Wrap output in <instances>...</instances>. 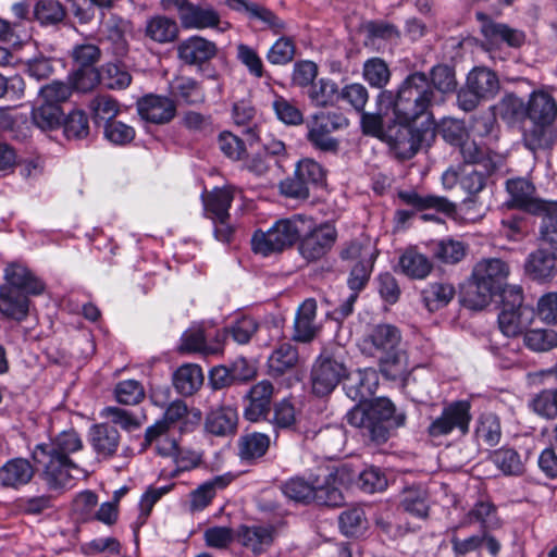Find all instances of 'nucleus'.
<instances>
[{"instance_id":"obj_11","label":"nucleus","mask_w":557,"mask_h":557,"mask_svg":"<svg viewBox=\"0 0 557 557\" xmlns=\"http://www.w3.org/2000/svg\"><path fill=\"white\" fill-rule=\"evenodd\" d=\"M522 289L520 286H511L504 290L502 298V310L498 314V324L502 333L507 337H512L506 345V354L515 352L517 358L512 362L520 361V343L518 337L522 334Z\"/></svg>"},{"instance_id":"obj_32","label":"nucleus","mask_w":557,"mask_h":557,"mask_svg":"<svg viewBox=\"0 0 557 557\" xmlns=\"http://www.w3.org/2000/svg\"><path fill=\"white\" fill-rule=\"evenodd\" d=\"M426 75L431 90L436 98L441 99L440 104H444L447 96L457 89L458 84L455 70L447 64H436L431 67Z\"/></svg>"},{"instance_id":"obj_50","label":"nucleus","mask_w":557,"mask_h":557,"mask_svg":"<svg viewBox=\"0 0 557 557\" xmlns=\"http://www.w3.org/2000/svg\"><path fill=\"white\" fill-rule=\"evenodd\" d=\"M336 473L331 472L324 484L314 485L312 503L319 506L337 507L344 502L341 490L335 485Z\"/></svg>"},{"instance_id":"obj_5","label":"nucleus","mask_w":557,"mask_h":557,"mask_svg":"<svg viewBox=\"0 0 557 557\" xmlns=\"http://www.w3.org/2000/svg\"><path fill=\"white\" fill-rule=\"evenodd\" d=\"M363 350L371 355L380 354L381 373L396 381L407 372V356L401 348V333L395 325L382 323L374 325L363 338Z\"/></svg>"},{"instance_id":"obj_18","label":"nucleus","mask_w":557,"mask_h":557,"mask_svg":"<svg viewBox=\"0 0 557 557\" xmlns=\"http://www.w3.org/2000/svg\"><path fill=\"white\" fill-rule=\"evenodd\" d=\"M3 286L21 292L29 296H38L45 292V283L37 277L25 264L14 261L4 269Z\"/></svg>"},{"instance_id":"obj_63","label":"nucleus","mask_w":557,"mask_h":557,"mask_svg":"<svg viewBox=\"0 0 557 557\" xmlns=\"http://www.w3.org/2000/svg\"><path fill=\"white\" fill-rule=\"evenodd\" d=\"M341 531L347 536H356L366 529V517L361 508L343 511L338 518Z\"/></svg>"},{"instance_id":"obj_4","label":"nucleus","mask_w":557,"mask_h":557,"mask_svg":"<svg viewBox=\"0 0 557 557\" xmlns=\"http://www.w3.org/2000/svg\"><path fill=\"white\" fill-rule=\"evenodd\" d=\"M510 268L499 258H484L472 269L469 286L465 293L463 306L471 310H483L496 295L503 298L504 290L512 285L507 284Z\"/></svg>"},{"instance_id":"obj_40","label":"nucleus","mask_w":557,"mask_h":557,"mask_svg":"<svg viewBox=\"0 0 557 557\" xmlns=\"http://www.w3.org/2000/svg\"><path fill=\"white\" fill-rule=\"evenodd\" d=\"M478 20L482 21L481 32L491 42L504 41L510 47H519L520 38L517 32L505 24L495 23L487 18L484 13H476Z\"/></svg>"},{"instance_id":"obj_36","label":"nucleus","mask_w":557,"mask_h":557,"mask_svg":"<svg viewBox=\"0 0 557 557\" xmlns=\"http://www.w3.org/2000/svg\"><path fill=\"white\" fill-rule=\"evenodd\" d=\"M238 416L232 407H221L212 410L206 419V430L218 436L235 433Z\"/></svg>"},{"instance_id":"obj_53","label":"nucleus","mask_w":557,"mask_h":557,"mask_svg":"<svg viewBox=\"0 0 557 557\" xmlns=\"http://www.w3.org/2000/svg\"><path fill=\"white\" fill-rule=\"evenodd\" d=\"M499 115L510 127L522 129V100L513 95L506 94L498 104Z\"/></svg>"},{"instance_id":"obj_9","label":"nucleus","mask_w":557,"mask_h":557,"mask_svg":"<svg viewBox=\"0 0 557 557\" xmlns=\"http://www.w3.org/2000/svg\"><path fill=\"white\" fill-rule=\"evenodd\" d=\"M499 89V79L495 72L476 66L467 75L466 84L457 92V106L465 112H471L482 101L495 97Z\"/></svg>"},{"instance_id":"obj_7","label":"nucleus","mask_w":557,"mask_h":557,"mask_svg":"<svg viewBox=\"0 0 557 557\" xmlns=\"http://www.w3.org/2000/svg\"><path fill=\"white\" fill-rule=\"evenodd\" d=\"M307 225L308 216L304 214L278 220L268 232L258 231L253 234L252 250L262 256L283 251L298 240Z\"/></svg>"},{"instance_id":"obj_33","label":"nucleus","mask_w":557,"mask_h":557,"mask_svg":"<svg viewBox=\"0 0 557 557\" xmlns=\"http://www.w3.org/2000/svg\"><path fill=\"white\" fill-rule=\"evenodd\" d=\"M234 476L231 473H225L222 475H216L213 479L206 481L201 485H199L196 490H194L189 497V508L191 511H200L203 510L214 498L218 490L225 488L232 481Z\"/></svg>"},{"instance_id":"obj_15","label":"nucleus","mask_w":557,"mask_h":557,"mask_svg":"<svg viewBox=\"0 0 557 557\" xmlns=\"http://www.w3.org/2000/svg\"><path fill=\"white\" fill-rule=\"evenodd\" d=\"M533 187L524 181V212L542 215L541 237L549 244H557V202H547L529 197Z\"/></svg>"},{"instance_id":"obj_14","label":"nucleus","mask_w":557,"mask_h":557,"mask_svg":"<svg viewBox=\"0 0 557 557\" xmlns=\"http://www.w3.org/2000/svg\"><path fill=\"white\" fill-rule=\"evenodd\" d=\"M471 405L468 400H457L446 405L442 413L432 420L428 434L433 438L446 436L457 430L461 435L469 432Z\"/></svg>"},{"instance_id":"obj_3","label":"nucleus","mask_w":557,"mask_h":557,"mask_svg":"<svg viewBox=\"0 0 557 557\" xmlns=\"http://www.w3.org/2000/svg\"><path fill=\"white\" fill-rule=\"evenodd\" d=\"M346 420L351 426L360 429L364 436L381 444L406 424L407 416L391 399L379 397L367 407L356 405L347 412Z\"/></svg>"},{"instance_id":"obj_6","label":"nucleus","mask_w":557,"mask_h":557,"mask_svg":"<svg viewBox=\"0 0 557 557\" xmlns=\"http://www.w3.org/2000/svg\"><path fill=\"white\" fill-rule=\"evenodd\" d=\"M524 113L533 122L528 148L535 152L536 149L550 147L557 137V129L553 124L557 113L555 100L546 92H533Z\"/></svg>"},{"instance_id":"obj_61","label":"nucleus","mask_w":557,"mask_h":557,"mask_svg":"<svg viewBox=\"0 0 557 557\" xmlns=\"http://www.w3.org/2000/svg\"><path fill=\"white\" fill-rule=\"evenodd\" d=\"M69 78L72 89L87 92L99 84L100 73L97 67H76Z\"/></svg>"},{"instance_id":"obj_29","label":"nucleus","mask_w":557,"mask_h":557,"mask_svg":"<svg viewBox=\"0 0 557 557\" xmlns=\"http://www.w3.org/2000/svg\"><path fill=\"white\" fill-rule=\"evenodd\" d=\"M399 199L408 206H411L416 211H423L434 209L437 212L453 215L456 212V206L446 197L436 195H422L414 190L399 191Z\"/></svg>"},{"instance_id":"obj_60","label":"nucleus","mask_w":557,"mask_h":557,"mask_svg":"<svg viewBox=\"0 0 557 557\" xmlns=\"http://www.w3.org/2000/svg\"><path fill=\"white\" fill-rule=\"evenodd\" d=\"M433 255L444 263H457L466 256V247L461 242L444 239L434 245Z\"/></svg>"},{"instance_id":"obj_1","label":"nucleus","mask_w":557,"mask_h":557,"mask_svg":"<svg viewBox=\"0 0 557 557\" xmlns=\"http://www.w3.org/2000/svg\"><path fill=\"white\" fill-rule=\"evenodd\" d=\"M83 448V441L74 430L63 431L49 443H40L32 451L34 462L41 469V478L49 490H64L74 485V480L87 478L92 471L94 460L81 463L70 455Z\"/></svg>"},{"instance_id":"obj_47","label":"nucleus","mask_w":557,"mask_h":557,"mask_svg":"<svg viewBox=\"0 0 557 557\" xmlns=\"http://www.w3.org/2000/svg\"><path fill=\"white\" fill-rule=\"evenodd\" d=\"M472 522H480L482 531L497 528L498 518L496 516L495 506L487 500L478 502L459 523V527H466Z\"/></svg>"},{"instance_id":"obj_2","label":"nucleus","mask_w":557,"mask_h":557,"mask_svg":"<svg viewBox=\"0 0 557 557\" xmlns=\"http://www.w3.org/2000/svg\"><path fill=\"white\" fill-rule=\"evenodd\" d=\"M380 103L392 107L397 122L412 123L421 116H426V126L434 127L432 110L440 107V98L431 90L425 72L416 71L409 74L394 94L383 90L377 97Z\"/></svg>"},{"instance_id":"obj_55","label":"nucleus","mask_w":557,"mask_h":557,"mask_svg":"<svg viewBox=\"0 0 557 557\" xmlns=\"http://www.w3.org/2000/svg\"><path fill=\"white\" fill-rule=\"evenodd\" d=\"M296 54V45L290 37H280L268 50L267 60L273 65H286Z\"/></svg>"},{"instance_id":"obj_30","label":"nucleus","mask_w":557,"mask_h":557,"mask_svg":"<svg viewBox=\"0 0 557 557\" xmlns=\"http://www.w3.org/2000/svg\"><path fill=\"white\" fill-rule=\"evenodd\" d=\"M144 34L153 42L166 45L178 38L180 27L174 18L157 14L147 18Z\"/></svg>"},{"instance_id":"obj_24","label":"nucleus","mask_w":557,"mask_h":557,"mask_svg":"<svg viewBox=\"0 0 557 557\" xmlns=\"http://www.w3.org/2000/svg\"><path fill=\"white\" fill-rule=\"evenodd\" d=\"M317 301L306 299L297 309L294 321L293 339L298 343H310L317 335L319 327L315 324Z\"/></svg>"},{"instance_id":"obj_10","label":"nucleus","mask_w":557,"mask_h":557,"mask_svg":"<svg viewBox=\"0 0 557 557\" xmlns=\"http://www.w3.org/2000/svg\"><path fill=\"white\" fill-rule=\"evenodd\" d=\"M410 123L389 125L386 128L383 141L386 143L397 159H411L419 149L434 139L435 131L432 126L411 128Z\"/></svg>"},{"instance_id":"obj_35","label":"nucleus","mask_w":557,"mask_h":557,"mask_svg":"<svg viewBox=\"0 0 557 557\" xmlns=\"http://www.w3.org/2000/svg\"><path fill=\"white\" fill-rule=\"evenodd\" d=\"M104 30L108 39L112 42L115 54L125 55L128 51L127 36L132 34L131 21L116 14H111L104 22Z\"/></svg>"},{"instance_id":"obj_42","label":"nucleus","mask_w":557,"mask_h":557,"mask_svg":"<svg viewBox=\"0 0 557 557\" xmlns=\"http://www.w3.org/2000/svg\"><path fill=\"white\" fill-rule=\"evenodd\" d=\"M400 505L406 512L419 519H424L429 516V494L426 490L421 486L405 488Z\"/></svg>"},{"instance_id":"obj_54","label":"nucleus","mask_w":557,"mask_h":557,"mask_svg":"<svg viewBox=\"0 0 557 557\" xmlns=\"http://www.w3.org/2000/svg\"><path fill=\"white\" fill-rule=\"evenodd\" d=\"M282 491L287 498L305 505L312 503V497H314V484L302 478L289 479L283 484Z\"/></svg>"},{"instance_id":"obj_22","label":"nucleus","mask_w":557,"mask_h":557,"mask_svg":"<svg viewBox=\"0 0 557 557\" xmlns=\"http://www.w3.org/2000/svg\"><path fill=\"white\" fill-rule=\"evenodd\" d=\"M226 5L234 11L245 13L250 20L261 22L275 35L283 33L286 28L285 22L274 12L256 2H249L247 0H226Z\"/></svg>"},{"instance_id":"obj_34","label":"nucleus","mask_w":557,"mask_h":557,"mask_svg":"<svg viewBox=\"0 0 557 557\" xmlns=\"http://www.w3.org/2000/svg\"><path fill=\"white\" fill-rule=\"evenodd\" d=\"M171 95L188 106H199L206 101V92L200 82L188 76H176L170 83Z\"/></svg>"},{"instance_id":"obj_23","label":"nucleus","mask_w":557,"mask_h":557,"mask_svg":"<svg viewBox=\"0 0 557 557\" xmlns=\"http://www.w3.org/2000/svg\"><path fill=\"white\" fill-rule=\"evenodd\" d=\"M459 151L466 163L480 165L487 174H494L504 162L500 154L484 149L474 140H463L459 145Z\"/></svg>"},{"instance_id":"obj_59","label":"nucleus","mask_w":557,"mask_h":557,"mask_svg":"<svg viewBox=\"0 0 557 557\" xmlns=\"http://www.w3.org/2000/svg\"><path fill=\"white\" fill-rule=\"evenodd\" d=\"M114 395L117 403L133 406L144 399L145 389L138 381L125 380L116 384Z\"/></svg>"},{"instance_id":"obj_48","label":"nucleus","mask_w":557,"mask_h":557,"mask_svg":"<svg viewBox=\"0 0 557 557\" xmlns=\"http://www.w3.org/2000/svg\"><path fill=\"white\" fill-rule=\"evenodd\" d=\"M34 16L41 25L53 26L66 16V10L58 0H38L34 5Z\"/></svg>"},{"instance_id":"obj_49","label":"nucleus","mask_w":557,"mask_h":557,"mask_svg":"<svg viewBox=\"0 0 557 557\" xmlns=\"http://www.w3.org/2000/svg\"><path fill=\"white\" fill-rule=\"evenodd\" d=\"M555 256L544 249L532 253L528 261V271L537 281H546L554 275Z\"/></svg>"},{"instance_id":"obj_58","label":"nucleus","mask_w":557,"mask_h":557,"mask_svg":"<svg viewBox=\"0 0 557 557\" xmlns=\"http://www.w3.org/2000/svg\"><path fill=\"white\" fill-rule=\"evenodd\" d=\"M297 175L309 186H322L325 182V171L320 163L313 159H302L296 164Z\"/></svg>"},{"instance_id":"obj_19","label":"nucleus","mask_w":557,"mask_h":557,"mask_svg":"<svg viewBox=\"0 0 557 557\" xmlns=\"http://www.w3.org/2000/svg\"><path fill=\"white\" fill-rule=\"evenodd\" d=\"M273 394L274 386L268 380L252 385L245 398L247 404L244 409V417L251 422L265 419L270 412Z\"/></svg>"},{"instance_id":"obj_39","label":"nucleus","mask_w":557,"mask_h":557,"mask_svg":"<svg viewBox=\"0 0 557 557\" xmlns=\"http://www.w3.org/2000/svg\"><path fill=\"white\" fill-rule=\"evenodd\" d=\"M401 272L411 278H425L432 271L430 259L413 248L407 249L399 258Z\"/></svg>"},{"instance_id":"obj_12","label":"nucleus","mask_w":557,"mask_h":557,"mask_svg":"<svg viewBox=\"0 0 557 557\" xmlns=\"http://www.w3.org/2000/svg\"><path fill=\"white\" fill-rule=\"evenodd\" d=\"M336 240L337 230L333 224H314L308 216L307 230L298 238V252L308 262H315L331 251Z\"/></svg>"},{"instance_id":"obj_38","label":"nucleus","mask_w":557,"mask_h":557,"mask_svg":"<svg viewBox=\"0 0 557 557\" xmlns=\"http://www.w3.org/2000/svg\"><path fill=\"white\" fill-rule=\"evenodd\" d=\"M64 113L60 106H54L40 99L32 110V122L41 131H53L62 125Z\"/></svg>"},{"instance_id":"obj_16","label":"nucleus","mask_w":557,"mask_h":557,"mask_svg":"<svg viewBox=\"0 0 557 557\" xmlns=\"http://www.w3.org/2000/svg\"><path fill=\"white\" fill-rule=\"evenodd\" d=\"M88 443L96 454V457L91 458L95 465L116 455L121 444V434L110 423H97L91 425L88 431Z\"/></svg>"},{"instance_id":"obj_44","label":"nucleus","mask_w":557,"mask_h":557,"mask_svg":"<svg viewBox=\"0 0 557 557\" xmlns=\"http://www.w3.org/2000/svg\"><path fill=\"white\" fill-rule=\"evenodd\" d=\"M455 296V287L449 283H431L422 290V299L429 311L446 307Z\"/></svg>"},{"instance_id":"obj_31","label":"nucleus","mask_w":557,"mask_h":557,"mask_svg":"<svg viewBox=\"0 0 557 557\" xmlns=\"http://www.w3.org/2000/svg\"><path fill=\"white\" fill-rule=\"evenodd\" d=\"M186 29L215 28L221 23L219 12L212 5L190 3L180 18Z\"/></svg>"},{"instance_id":"obj_56","label":"nucleus","mask_w":557,"mask_h":557,"mask_svg":"<svg viewBox=\"0 0 557 557\" xmlns=\"http://www.w3.org/2000/svg\"><path fill=\"white\" fill-rule=\"evenodd\" d=\"M524 344L534 351H548L557 347V332L552 329H537L524 333Z\"/></svg>"},{"instance_id":"obj_62","label":"nucleus","mask_w":557,"mask_h":557,"mask_svg":"<svg viewBox=\"0 0 557 557\" xmlns=\"http://www.w3.org/2000/svg\"><path fill=\"white\" fill-rule=\"evenodd\" d=\"M95 121H112L119 113V104L115 99L108 95H98L89 102Z\"/></svg>"},{"instance_id":"obj_46","label":"nucleus","mask_w":557,"mask_h":557,"mask_svg":"<svg viewBox=\"0 0 557 557\" xmlns=\"http://www.w3.org/2000/svg\"><path fill=\"white\" fill-rule=\"evenodd\" d=\"M338 95L337 84L330 78H320L308 90V98L311 103L319 108L333 106L338 99Z\"/></svg>"},{"instance_id":"obj_25","label":"nucleus","mask_w":557,"mask_h":557,"mask_svg":"<svg viewBox=\"0 0 557 557\" xmlns=\"http://www.w3.org/2000/svg\"><path fill=\"white\" fill-rule=\"evenodd\" d=\"M275 535L273 525H242L237 533L238 542L256 555L268 550Z\"/></svg>"},{"instance_id":"obj_28","label":"nucleus","mask_w":557,"mask_h":557,"mask_svg":"<svg viewBox=\"0 0 557 557\" xmlns=\"http://www.w3.org/2000/svg\"><path fill=\"white\" fill-rule=\"evenodd\" d=\"M29 295L17 292L10 286L0 287V313L7 319L22 322L29 311Z\"/></svg>"},{"instance_id":"obj_64","label":"nucleus","mask_w":557,"mask_h":557,"mask_svg":"<svg viewBox=\"0 0 557 557\" xmlns=\"http://www.w3.org/2000/svg\"><path fill=\"white\" fill-rule=\"evenodd\" d=\"M533 411L547 419L557 417V388L541 392L531 403Z\"/></svg>"},{"instance_id":"obj_45","label":"nucleus","mask_w":557,"mask_h":557,"mask_svg":"<svg viewBox=\"0 0 557 557\" xmlns=\"http://www.w3.org/2000/svg\"><path fill=\"white\" fill-rule=\"evenodd\" d=\"M180 351L215 355L219 354V346H209L203 330L201 327H191L182 334Z\"/></svg>"},{"instance_id":"obj_27","label":"nucleus","mask_w":557,"mask_h":557,"mask_svg":"<svg viewBox=\"0 0 557 557\" xmlns=\"http://www.w3.org/2000/svg\"><path fill=\"white\" fill-rule=\"evenodd\" d=\"M34 474L35 469L27 459L12 458L0 468V484L16 490L28 484Z\"/></svg>"},{"instance_id":"obj_57","label":"nucleus","mask_w":557,"mask_h":557,"mask_svg":"<svg viewBox=\"0 0 557 557\" xmlns=\"http://www.w3.org/2000/svg\"><path fill=\"white\" fill-rule=\"evenodd\" d=\"M475 435L478 440L483 441L488 446L497 445L502 436L499 419L494 414H485L479 418Z\"/></svg>"},{"instance_id":"obj_13","label":"nucleus","mask_w":557,"mask_h":557,"mask_svg":"<svg viewBox=\"0 0 557 557\" xmlns=\"http://www.w3.org/2000/svg\"><path fill=\"white\" fill-rule=\"evenodd\" d=\"M348 120L336 112L314 113L307 122V139L315 148L324 152H336L338 140L331 134L335 131L345 128Z\"/></svg>"},{"instance_id":"obj_52","label":"nucleus","mask_w":557,"mask_h":557,"mask_svg":"<svg viewBox=\"0 0 557 557\" xmlns=\"http://www.w3.org/2000/svg\"><path fill=\"white\" fill-rule=\"evenodd\" d=\"M363 78L375 88H383L391 78V71L387 63L381 58L367 60L362 69Z\"/></svg>"},{"instance_id":"obj_43","label":"nucleus","mask_w":557,"mask_h":557,"mask_svg":"<svg viewBox=\"0 0 557 557\" xmlns=\"http://www.w3.org/2000/svg\"><path fill=\"white\" fill-rule=\"evenodd\" d=\"M233 193L230 188H218L203 198V205L211 220L230 219Z\"/></svg>"},{"instance_id":"obj_37","label":"nucleus","mask_w":557,"mask_h":557,"mask_svg":"<svg viewBox=\"0 0 557 557\" xmlns=\"http://www.w3.org/2000/svg\"><path fill=\"white\" fill-rule=\"evenodd\" d=\"M203 383V373L197 364H183L173 374V385L183 396L195 394Z\"/></svg>"},{"instance_id":"obj_20","label":"nucleus","mask_w":557,"mask_h":557,"mask_svg":"<svg viewBox=\"0 0 557 557\" xmlns=\"http://www.w3.org/2000/svg\"><path fill=\"white\" fill-rule=\"evenodd\" d=\"M177 58L187 65H202L218 53L215 42L201 36H190L182 40L176 48Z\"/></svg>"},{"instance_id":"obj_51","label":"nucleus","mask_w":557,"mask_h":557,"mask_svg":"<svg viewBox=\"0 0 557 557\" xmlns=\"http://www.w3.org/2000/svg\"><path fill=\"white\" fill-rule=\"evenodd\" d=\"M271 423L274 425L276 433L280 430L294 431L297 424L296 410L294 405L287 399H282L281 401L274 404ZM277 436L278 435L276 434L274 443L276 442Z\"/></svg>"},{"instance_id":"obj_26","label":"nucleus","mask_w":557,"mask_h":557,"mask_svg":"<svg viewBox=\"0 0 557 557\" xmlns=\"http://www.w3.org/2000/svg\"><path fill=\"white\" fill-rule=\"evenodd\" d=\"M299 363V352L290 343L278 344L267 360L268 373L272 377H280L294 371Z\"/></svg>"},{"instance_id":"obj_17","label":"nucleus","mask_w":557,"mask_h":557,"mask_svg":"<svg viewBox=\"0 0 557 557\" xmlns=\"http://www.w3.org/2000/svg\"><path fill=\"white\" fill-rule=\"evenodd\" d=\"M137 111L147 122L168 124L176 115V103L172 98L150 94L137 101Z\"/></svg>"},{"instance_id":"obj_41","label":"nucleus","mask_w":557,"mask_h":557,"mask_svg":"<svg viewBox=\"0 0 557 557\" xmlns=\"http://www.w3.org/2000/svg\"><path fill=\"white\" fill-rule=\"evenodd\" d=\"M271 445V438L263 433L252 432L239 438L238 455L242 460L253 461L263 457Z\"/></svg>"},{"instance_id":"obj_8","label":"nucleus","mask_w":557,"mask_h":557,"mask_svg":"<svg viewBox=\"0 0 557 557\" xmlns=\"http://www.w3.org/2000/svg\"><path fill=\"white\" fill-rule=\"evenodd\" d=\"M346 351L341 346L323 349L314 361L311 373V388L319 397L330 395L346 379Z\"/></svg>"},{"instance_id":"obj_21","label":"nucleus","mask_w":557,"mask_h":557,"mask_svg":"<svg viewBox=\"0 0 557 557\" xmlns=\"http://www.w3.org/2000/svg\"><path fill=\"white\" fill-rule=\"evenodd\" d=\"M344 383L346 395L354 401L361 404L367 401L374 393L377 386V375L372 369H364L349 373Z\"/></svg>"}]
</instances>
